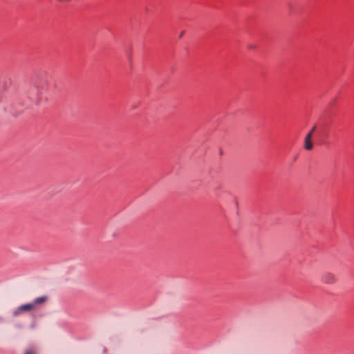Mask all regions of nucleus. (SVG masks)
Wrapping results in <instances>:
<instances>
[{
  "label": "nucleus",
  "instance_id": "1",
  "mask_svg": "<svg viewBox=\"0 0 354 354\" xmlns=\"http://www.w3.org/2000/svg\"><path fill=\"white\" fill-rule=\"evenodd\" d=\"M48 75L46 71L34 72L30 84L32 87L28 93V98L38 105L43 98L48 100L47 91L48 88Z\"/></svg>",
  "mask_w": 354,
  "mask_h": 354
},
{
  "label": "nucleus",
  "instance_id": "2",
  "mask_svg": "<svg viewBox=\"0 0 354 354\" xmlns=\"http://www.w3.org/2000/svg\"><path fill=\"white\" fill-rule=\"evenodd\" d=\"M330 124L328 122H324L317 125H314L311 130L307 133L304 139V149L306 150H311L313 147L312 138L315 133L316 139L320 143L324 142L328 138Z\"/></svg>",
  "mask_w": 354,
  "mask_h": 354
},
{
  "label": "nucleus",
  "instance_id": "3",
  "mask_svg": "<svg viewBox=\"0 0 354 354\" xmlns=\"http://www.w3.org/2000/svg\"><path fill=\"white\" fill-rule=\"evenodd\" d=\"M23 106H24V105L19 102V100H18V99L15 100L14 102H12V104H11L12 111H11L12 112L13 115L15 116H17L18 114L23 112V111H24Z\"/></svg>",
  "mask_w": 354,
  "mask_h": 354
},
{
  "label": "nucleus",
  "instance_id": "4",
  "mask_svg": "<svg viewBox=\"0 0 354 354\" xmlns=\"http://www.w3.org/2000/svg\"><path fill=\"white\" fill-rule=\"evenodd\" d=\"M33 304L31 303L25 304L19 306L13 313L15 316H17L24 311H30L34 310Z\"/></svg>",
  "mask_w": 354,
  "mask_h": 354
},
{
  "label": "nucleus",
  "instance_id": "5",
  "mask_svg": "<svg viewBox=\"0 0 354 354\" xmlns=\"http://www.w3.org/2000/svg\"><path fill=\"white\" fill-rule=\"evenodd\" d=\"M321 280L325 283L332 284L335 282L336 279L333 274L326 272L322 275Z\"/></svg>",
  "mask_w": 354,
  "mask_h": 354
},
{
  "label": "nucleus",
  "instance_id": "6",
  "mask_svg": "<svg viewBox=\"0 0 354 354\" xmlns=\"http://www.w3.org/2000/svg\"><path fill=\"white\" fill-rule=\"evenodd\" d=\"M47 299H48L47 296H41V297H37L35 299H34V301L32 302V304H33L34 308H35V306L37 305H40V304L45 303L47 301Z\"/></svg>",
  "mask_w": 354,
  "mask_h": 354
},
{
  "label": "nucleus",
  "instance_id": "7",
  "mask_svg": "<svg viewBox=\"0 0 354 354\" xmlns=\"http://www.w3.org/2000/svg\"><path fill=\"white\" fill-rule=\"evenodd\" d=\"M24 354H37V348L35 346H32L25 350Z\"/></svg>",
  "mask_w": 354,
  "mask_h": 354
},
{
  "label": "nucleus",
  "instance_id": "8",
  "mask_svg": "<svg viewBox=\"0 0 354 354\" xmlns=\"http://www.w3.org/2000/svg\"><path fill=\"white\" fill-rule=\"evenodd\" d=\"M12 84V81L10 78H6L3 82V87L5 91H6Z\"/></svg>",
  "mask_w": 354,
  "mask_h": 354
},
{
  "label": "nucleus",
  "instance_id": "9",
  "mask_svg": "<svg viewBox=\"0 0 354 354\" xmlns=\"http://www.w3.org/2000/svg\"><path fill=\"white\" fill-rule=\"evenodd\" d=\"M288 8L290 12H293V7L290 4L288 5Z\"/></svg>",
  "mask_w": 354,
  "mask_h": 354
},
{
  "label": "nucleus",
  "instance_id": "10",
  "mask_svg": "<svg viewBox=\"0 0 354 354\" xmlns=\"http://www.w3.org/2000/svg\"><path fill=\"white\" fill-rule=\"evenodd\" d=\"M184 33H185V31H183V32L180 34V35H179V38H181V37H183V35H184Z\"/></svg>",
  "mask_w": 354,
  "mask_h": 354
},
{
  "label": "nucleus",
  "instance_id": "11",
  "mask_svg": "<svg viewBox=\"0 0 354 354\" xmlns=\"http://www.w3.org/2000/svg\"><path fill=\"white\" fill-rule=\"evenodd\" d=\"M235 205H236V208H238V203H237V201L235 202Z\"/></svg>",
  "mask_w": 354,
  "mask_h": 354
},
{
  "label": "nucleus",
  "instance_id": "12",
  "mask_svg": "<svg viewBox=\"0 0 354 354\" xmlns=\"http://www.w3.org/2000/svg\"><path fill=\"white\" fill-rule=\"evenodd\" d=\"M136 107H137V106L135 105V106H132V109H136Z\"/></svg>",
  "mask_w": 354,
  "mask_h": 354
},
{
  "label": "nucleus",
  "instance_id": "13",
  "mask_svg": "<svg viewBox=\"0 0 354 354\" xmlns=\"http://www.w3.org/2000/svg\"><path fill=\"white\" fill-rule=\"evenodd\" d=\"M249 47H250V48H254V46H250Z\"/></svg>",
  "mask_w": 354,
  "mask_h": 354
}]
</instances>
